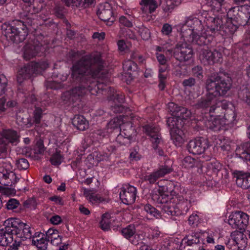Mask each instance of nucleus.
<instances>
[{
    "label": "nucleus",
    "mask_w": 250,
    "mask_h": 250,
    "mask_svg": "<svg viewBox=\"0 0 250 250\" xmlns=\"http://www.w3.org/2000/svg\"><path fill=\"white\" fill-rule=\"evenodd\" d=\"M174 57L180 62L193 61V50L185 42H178L173 49Z\"/></svg>",
    "instance_id": "423d86ee"
},
{
    "label": "nucleus",
    "mask_w": 250,
    "mask_h": 250,
    "mask_svg": "<svg viewBox=\"0 0 250 250\" xmlns=\"http://www.w3.org/2000/svg\"><path fill=\"white\" fill-rule=\"evenodd\" d=\"M159 178H160V177L154 171L150 174L145 176L144 179L146 181H148L150 184H153Z\"/></svg>",
    "instance_id": "052dcab7"
},
{
    "label": "nucleus",
    "mask_w": 250,
    "mask_h": 250,
    "mask_svg": "<svg viewBox=\"0 0 250 250\" xmlns=\"http://www.w3.org/2000/svg\"><path fill=\"white\" fill-rule=\"evenodd\" d=\"M110 214L108 213H105L102 215V219L100 221V225L101 229L107 231L110 228Z\"/></svg>",
    "instance_id": "58836bf2"
},
{
    "label": "nucleus",
    "mask_w": 250,
    "mask_h": 250,
    "mask_svg": "<svg viewBox=\"0 0 250 250\" xmlns=\"http://www.w3.org/2000/svg\"><path fill=\"white\" fill-rule=\"evenodd\" d=\"M229 104V102L225 100L220 101L219 100L218 98H216V101L215 102V105L211 106V108L209 109V112L218 113L221 108L226 110V111L228 110V108Z\"/></svg>",
    "instance_id": "7c9ffc66"
},
{
    "label": "nucleus",
    "mask_w": 250,
    "mask_h": 250,
    "mask_svg": "<svg viewBox=\"0 0 250 250\" xmlns=\"http://www.w3.org/2000/svg\"><path fill=\"white\" fill-rule=\"evenodd\" d=\"M236 155L246 161H250V143L246 142L238 146L235 150Z\"/></svg>",
    "instance_id": "4be33fe9"
},
{
    "label": "nucleus",
    "mask_w": 250,
    "mask_h": 250,
    "mask_svg": "<svg viewBox=\"0 0 250 250\" xmlns=\"http://www.w3.org/2000/svg\"><path fill=\"white\" fill-rule=\"evenodd\" d=\"M208 168L216 175H217L219 172L223 168V166L217 161L211 162L208 166Z\"/></svg>",
    "instance_id": "09e8293b"
},
{
    "label": "nucleus",
    "mask_w": 250,
    "mask_h": 250,
    "mask_svg": "<svg viewBox=\"0 0 250 250\" xmlns=\"http://www.w3.org/2000/svg\"><path fill=\"white\" fill-rule=\"evenodd\" d=\"M73 125L78 130L83 131L88 127V122L82 115H77L72 119Z\"/></svg>",
    "instance_id": "393cba45"
},
{
    "label": "nucleus",
    "mask_w": 250,
    "mask_h": 250,
    "mask_svg": "<svg viewBox=\"0 0 250 250\" xmlns=\"http://www.w3.org/2000/svg\"><path fill=\"white\" fill-rule=\"evenodd\" d=\"M6 233L5 232V229H0V246H6L8 244L11 243L13 240V237L11 236H6Z\"/></svg>",
    "instance_id": "ea45409f"
},
{
    "label": "nucleus",
    "mask_w": 250,
    "mask_h": 250,
    "mask_svg": "<svg viewBox=\"0 0 250 250\" xmlns=\"http://www.w3.org/2000/svg\"><path fill=\"white\" fill-rule=\"evenodd\" d=\"M175 116L169 117L167 119V124L169 127V131L177 128H180L183 125V120Z\"/></svg>",
    "instance_id": "2f4dec72"
},
{
    "label": "nucleus",
    "mask_w": 250,
    "mask_h": 250,
    "mask_svg": "<svg viewBox=\"0 0 250 250\" xmlns=\"http://www.w3.org/2000/svg\"><path fill=\"white\" fill-rule=\"evenodd\" d=\"M224 0H211L209 6L213 12H219L221 10Z\"/></svg>",
    "instance_id": "c03bdc74"
},
{
    "label": "nucleus",
    "mask_w": 250,
    "mask_h": 250,
    "mask_svg": "<svg viewBox=\"0 0 250 250\" xmlns=\"http://www.w3.org/2000/svg\"><path fill=\"white\" fill-rule=\"evenodd\" d=\"M243 231L235 230L231 233L230 236L232 240H229L227 245L229 248V243L237 245L238 249H242L246 247L247 243L246 235L243 233Z\"/></svg>",
    "instance_id": "6ab92c4d"
},
{
    "label": "nucleus",
    "mask_w": 250,
    "mask_h": 250,
    "mask_svg": "<svg viewBox=\"0 0 250 250\" xmlns=\"http://www.w3.org/2000/svg\"><path fill=\"white\" fill-rule=\"evenodd\" d=\"M23 58L26 60H29L36 56L43 49L41 43L38 41L27 43L23 47Z\"/></svg>",
    "instance_id": "dca6fc26"
},
{
    "label": "nucleus",
    "mask_w": 250,
    "mask_h": 250,
    "mask_svg": "<svg viewBox=\"0 0 250 250\" xmlns=\"http://www.w3.org/2000/svg\"><path fill=\"white\" fill-rule=\"evenodd\" d=\"M20 205V202L16 199H10L6 203V208L8 210H13L17 208Z\"/></svg>",
    "instance_id": "680f3d73"
},
{
    "label": "nucleus",
    "mask_w": 250,
    "mask_h": 250,
    "mask_svg": "<svg viewBox=\"0 0 250 250\" xmlns=\"http://www.w3.org/2000/svg\"><path fill=\"white\" fill-rule=\"evenodd\" d=\"M139 32L141 38L144 40H148L150 37V31L146 27H142L140 28Z\"/></svg>",
    "instance_id": "e2e57ef3"
},
{
    "label": "nucleus",
    "mask_w": 250,
    "mask_h": 250,
    "mask_svg": "<svg viewBox=\"0 0 250 250\" xmlns=\"http://www.w3.org/2000/svg\"><path fill=\"white\" fill-rule=\"evenodd\" d=\"M197 161L190 156L186 157L183 160V165L187 168H192L195 165Z\"/></svg>",
    "instance_id": "864d4df0"
},
{
    "label": "nucleus",
    "mask_w": 250,
    "mask_h": 250,
    "mask_svg": "<svg viewBox=\"0 0 250 250\" xmlns=\"http://www.w3.org/2000/svg\"><path fill=\"white\" fill-rule=\"evenodd\" d=\"M122 121L118 117H115L110 121L107 124L108 128L113 129H120L121 131L120 126L121 125Z\"/></svg>",
    "instance_id": "de8ad7c7"
},
{
    "label": "nucleus",
    "mask_w": 250,
    "mask_h": 250,
    "mask_svg": "<svg viewBox=\"0 0 250 250\" xmlns=\"http://www.w3.org/2000/svg\"><path fill=\"white\" fill-rule=\"evenodd\" d=\"M171 139L176 146H181L184 142L182 137L183 131L180 128L173 129L170 130Z\"/></svg>",
    "instance_id": "a878e982"
},
{
    "label": "nucleus",
    "mask_w": 250,
    "mask_h": 250,
    "mask_svg": "<svg viewBox=\"0 0 250 250\" xmlns=\"http://www.w3.org/2000/svg\"><path fill=\"white\" fill-rule=\"evenodd\" d=\"M162 208L163 211L168 215H180V211L177 208V204L173 202H169L168 203L163 205Z\"/></svg>",
    "instance_id": "bb28decb"
},
{
    "label": "nucleus",
    "mask_w": 250,
    "mask_h": 250,
    "mask_svg": "<svg viewBox=\"0 0 250 250\" xmlns=\"http://www.w3.org/2000/svg\"><path fill=\"white\" fill-rule=\"evenodd\" d=\"M1 30L8 40L16 43L24 41L28 34L26 25L18 20L4 23L1 25Z\"/></svg>",
    "instance_id": "7ed1b4c3"
},
{
    "label": "nucleus",
    "mask_w": 250,
    "mask_h": 250,
    "mask_svg": "<svg viewBox=\"0 0 250 250\" xmlns=\"http://www.w3.org/2000/svg\"><path fill=\"white\" fill-rule=\"evenodd\" d=\"M0 137L4 140L8 146L9 144L16 146L20 142V134L17 131L12 129H3L0 133Z\"/></svg>",
    "instance_id": "a211bd4d"
},
{
    "label": "nucleus",
    "mask_w": 250,
    "mask_h": 250,
    "mask_svg": "<svg viewBox=\"0 0 250 250\" xmlns=\"http://www.w3.org/2000/svg\"><path fill=\"white\" fill-rule=\"evenodd\" d=\"M152 198L157 203L163 205L169 203V196L167 194L160 192H159L158 194H153Z\"/></svg>",
    "instance_id": "e433bc0d"
},
{
    "label": "nucleus",
    "mask_w": 250,
    "mask_h": 250,
    "mask_svg": "<svg viewBox=\"0 0 250 250\" xmlns=\"http://www.w3.org/2000/svg\"><path fill=\"white\" fill-rule=\"evenodd\" d=\"M236 115L232 110H227L224 113V118L225 120L224 125H232L235 123Z\"/></svg>",
    "instance_id": "f704fd0d"
},
{
    "label": "nucleus",
    "mask_w": 250,
    "mask_h": 250,
    "mask_svg": "<svg viewBox=\"0 0 250 250\" xmlns=\"http://www.w3.org/2000/svg\"><path fill=\"white\" fill-rule=\"evenodd\" d=\"M236 183L238 187L244 189L250 188V173L239 171L237 173Z\"/></svg>",
    "instance_id": "5701e85b"
},
{
    "label": "nucleus",
    "mask_w": 250,
    "mask_h": 250,
    "mask_svg": "<svg viewBox=\"0 0 250 250\" xmlns=\"http://www.w3.org/2000/svg\"><path fill=\"white\" fill-rule=\"evenodd\" d=\"M200 235L197 232L189 231L182 240L180 246V250H200L202 247V243L201 242Z\"/></svg>",
    "instance_id": "0eeeda50"
},
{
    "label": "nucleus",
    "mask_w": 250,
    "mask_h": 250,
    "mask_svg": "<svg viewBox=\"0 0 250 250\" xmlns=\"http://www.w3.org/2000/svg\"><path fill=\"white\" fill-rule=\"evenodd\" d=\"M196 83V80L192 77H189L188 79H185L182 82V85L185 87H191L195 85Z\"/></svg>",
    "instance_id": "774afa93"
},
{
    "label": "nucleus",
    "mask_w": 250,
    "mask_h": 250,
    "mask_svg": "<svg viewBox=\"0 0 250 250\" xmlns=\"http://www.w3.org/2000/svg\"><path fill=\"white\" fill-rule=\"evenodd\" d=\"M68 7L85 8L93 3L95 0H61Z\"/></svg>",
    "instance_id": "b1692460"
},
{
    "label": "nucleus",
    "mask_w": 250,
    "mask_h": 250,
    "mask_svg": "<svg viewBox=\"0 0 250 250\" xmlns=\"http://www.w3.org/2000/svg\"><path fill=\"white\" fill-rule=\"evenodd\" d=\"M33 67L37 73L40 72L41 71L45 69L48 67V64L45 62H32Z\"/></svg>",
    "instance_id": "6e6d98bb"
},
{
    "label": "nucleus",
    "mask_w": 250,
    "mask_h": 250,
    "mask_svg": "<svg viewBox=\"0 0 250 250\" xmlns=\"http://www.w3.org/2000/svg\"><path fill=\"white\" fill-rule=\"evenodd\" d=\"M99 18L102 21L107 22V25L110 26L115 21L112 7L111 4L105 2L100 4L97 12Z\"/></svg>",
    "instance_id": "1a4fd4ad"
},
{
    "label": "nucleus",
    "mask_w": 250,
    "mask_h": 250,
    "mask_svg": "<svg viewBox=\"0 0 250 250\" xmlns=\"http://www.w3.org/2000/svg\"><path fill=\"white\" fill-rule=\"evenodd\" d=\"M7 85V80L4 76L0 74V96L4 94Z\"/></svg>",
    "instance_id": "0e129e2a"
},
{
    "label": "nucleus",
    "mask_w": 250,
    "mask_h": 250,
    "mask_svg": "<svg viewBox=\"0 0 250 250\" xmlns=\"http://www.w3.org/2000/svg\"><path fill=\"white\" fill-rule=\"evenodd\" d=\"M163 12L168 15L177 7L170 0H161L159 3Z\"/></svg>",
    "instance_id": "72a5a7b5"
},
{
    "label": "nucleus",
    "mask_w": 250,
    "mask_h": 250,
    "mask_svg": "<svg viewBox=\"0 0 250 250\" xmlns=\"http://www.w3.org/2000/svg\"><path fill=\"white\" fill-rule=\"evenodd\" d=\"M38 16L35 14H30L26 16L24 21H22L24 24L27 26H32L35 24H37Z\"/></svg>",
    "instance_id": "79ce46f5"
},
{
    "label": "nucleus",
    "mask_w": 250,
    "mask_h": 250,
    "mask_svg": "<svg viewBox=\"0 0 250 250\" xmlns=\"http://www.w3.org/2000/svg\"><path fill=\"white\" fill-rule=\"evenodd\" d=\"M124 72L128 75V77L132 79V73L135 72L138 68L137 64L130 60L125 61L123 64Z\"/></svg>",
    "instance_id": "c85d7f7f"
},
{
    "label": "nucleus",
    "mask_w": 250,
    "mask_h": 250,
    "mask_svg": "<svg viewBox=\"0 0 250 250\" xmlns=\"http://www.w3.org/2000/svg\"><path fill=\"white\" fill-rule=\"evenodd\" d=\"M62 156L60 154V152H56V153L52 155L50 159L51 164L54 166L60 165L62 163Z\"/></svg>",
    "instance_id": "5fc2aeb1"
},
{
    "label": "nucleus",
    "mask_w": 250,
    "mask_h": 250,
    "mask_svg": "<svg viewBox=\"0 0 250 250\" xmlns=\"http://www.w3.org/2000/svg\"><path fill=\"white\" fill-rule=\"evenodd\" d=\"M213 39L212 36L209 34H207L206 31L200 33L192 34L191 35L188 36V38H184V40L200 46L208 45L212 42Z\"/></svg>",
    "instance_id": "2eb2a0df"
},
{
    "label": "nucleus",
    "mask_w": 250,
    "mask_h": 250,
    "mask_svg": "<svg viewBox=\"0 0 250 250\" xmlns=\"http://www.w3.org/2000/svg\"><path fill=\"white\" fill-rule=\"evenodd\" d=\"M227 16L235 28L250 24V13L247 10L243 11L242 7L235 6L230 8Z\"/></svg>",
    "instance_id": "20e7f679"
},
{
    "label": "nucleus",
    "mask_w": 250,
    "mask_h": 250,
    "mask_svg": "<svg viewBox=\"0 0 250 250\" xmlns=\"http://www.w3.org/2000/svg\"><path fill=\"white\" fill-rule=\"evenodd\" d=\"M104 62L100 53H92L82 56L75 62L71 68V77L76 83H80L65 94L70 96L69 100H76L86 94L87 91L92 92L93 85L91 78H102L104 76Z\"/></svg>",
    "instance_id": "f257e3e1"
},
{
    "label": "nucleus",
    "mask_w": 250,
    "mask_h": 250,
    "mask_svg": "<svg viewBox=\"0 0 250 250\" xmlns=\"http://www.w3.org/2000/svg\"><path fill=\"white\" fill-rule=\"evenodd\" d=\"M9 174V170L7 169H3L2 171H0V184L4 186L8 187L9 186V181L8 180V174Z\"/></svg>",
    "instance_id": "3c124183"
},
{
    "label": "nucleus",
    "mask_w": 250,
    "mask_h": 250,
    "mask_svg": "<svg viewBox=\"0 0 250 250\" xmlns=\"http://www.w3.org/2000/svg\"><path fill=\"white\" fill-rule=\"evenodd\" d=\"M16 165L20 170H26L29 167V164L28 160L25 158H20L16 160Z\"/></svg>",
    "instance_id": "a18cd8bd"
},
{
    "label": "nucleus",
    "mask_w": 250,
    "mask_h": 250,
    "mask_svg": "<svg viewBox=\"0 0 250 250\" xmlns=\"http://www.w3.org/2000/svg\"><path fill=\"white\" fill-rule=\"evenodd\" d=\"M204 22L207 26V29L205 30L206 33L209 34L213 38L223 28L222 19L218 16H206Z\"/></svg>",
    "instance_id": "9d476101"
},
{
    "label": "nucleus",
    "mask_w": 250,
    "mask_h": 250,
    "mask_svg": "<svg viewBox=\"0 0 250 250\" xmlns=\"http://www.w3.org/2000/svg\"><path fill=\"white\" fill-rule=\"evenodd\" d=\"M140 4L142 6L141 9L143 12L146 13V9L148 7L149 13L154 12L159 5L155 0H141Z\"/></svg>",
    "instance_id": "cd10ccee"
},
{
    "label": "nucleus",
    "mask_w": 250,
    "mask_h": 250,
    "mask_svg": "<svg viewBox=\"0 0 250 250\" xmlns=\"http://www.w3.org/2000/svg\"><path fill=\"white\" fill-rule=\"evenodd\" d=\"M111 110L115 113H126L127 110H129L128 108L125 107L121 104L115 105L111 106Z\"/></svg>",
    "instance_id": "69168bd1"
},
{
    "label": "nucleus",
    "mask_w": 250,
    "mask_h": 250,
    "mask_svg": "<svg viewBox=\"0 0 250 250\" xmlns=\"http://www.w3.org/2000/svg\"><path fill=\"white\" fill-rule=\"evenodd\" d=\"M188 29H185L186 27H183L181 30V34L184 38H188L189 35L192 34L200 33L203 32V26L201 21L197 18H194L187 22Z\"/></svg>",
    "instance_id": "f8f14e48"
},
{
    "label": "nucleus",
    "mask_w": 250,
    "mask_h": 250,
    "mask_svg": "<svg viewBox=\"0 0 250 250\" xmlns=\"http://www.w3.org/2000/svg\"><path fill=\"white\" fill-rule=\"evenodd\" d=\"M83 195L88 201L92 204L101 203L104 201V199L98 194H95L91 189H84Z\"/></svg>",
    "instance_id": "c756f323"
},
{
    "label": "nucleus",
    "mask_w": 250,
    "mask_h": 250,
    "mask_svg": "<svg viewBox=\"0 0 250 250\" xmlns=\"http://www.w3.org/2000/svg\"><path fill=\"white\" fill-rule=\"evenodd\" d=\"M48 240L44 236L39 239H32V245L36 246L38 250H46L48 246Z\"/></svg>",
    "instance_id": "4c0bfd02"
},
{
    "label": "nucleus",
    "mask_w": 250,
    "mask_h": 250,
    "mask_svg": "<svg viewBox=\"0 0 250 250\" xmlns=\"http://www.w3.org/2000/svg\"><path fill=\"white\" fill-rule=\"evenodd\" d=\"M167 111L172 116H175L180 119H188L191 115V111L188 108L179 106L173 102L167 104Z\"/></svg>",
    "instance_id": "ddd939ff"
},
{
    "label": "nucleus",
    "mask_w": 250,
    "mask_h": 250,
    "mask_svg": "<svg viewBox=\"0 0 250 250\" xmlns=\"http://www.w3.org/2000/svg\"><path fill=\"white\" fill-rule=\"evenodd\" d=\"M144 209L149 214L150 217H158L160 216L159 211L150 204H146L144 207Z\"/></svg>",
    "instance_id": "49530a36"
},
{
    "label": "nucleus",
    "mask_w": 250,
    "mask_h": 250,
    "mask_svg": "<svg viewBox=\"0 0 250 250\" xmlns=\"http://www.w3.org/2000/svg\"><path fill=\"white\" fill-rule=\"evenodd\" d=\"M239 97L250 106V89L245 87L238 92Z\"/></svg>",
    "instance_id": "a19ab883"
},
{
    "label": "nucleus",
    "mask_w": 250,
    "mask_h": 250,
    "mask_svg": "<svg viewBox=\"0 0 250 250\" xmlns=\"http://www.w3.org/2000/svg\"><path fill=\"white\" fill-rule=\"evenodd\" d=\"M20 221L19 219L10 218L3 222L4 229L7 235L12 236V235H15V232L17 229V227L19 226Z\"/></svg>",
    "instance_id": "412c9836"
},
{
    "label": "nucleus",
    "mask_w": 250,
    "mask_h": 250,
    "mask_svg": "<svg viewBox=\"0 0 250 250\" xmlns=\"http://www.w3.org/2000/svg\"><path fill=\"white\" fill-rule=\"evenodd\" d=\"M208 147V141L203 137L190 140L187 145V148L189 152L194 155L204 153Z\"/></svg>",
    "instance_id": "9b49d317"
},
{
    "label": "nucleus",
    "mask_w": 250,
    "mask_h": 250,
    "mask_svg": "<svg viewBox=\"0 0 250 250\" xmlns=\"http://www.w3.org/2000/svg\"><path fill=\"white\" fill-rule=\"evenodd\" d=\"M16 116L17 121L21 123V125H27L29 123L27 116L23 113H21V110H19V112L16 111Z\"/></svg>",
    "instance_id": "603ef678"
},
{
    "label": "nucleus",
    "mask_w": 250,
    "mask_h": 250,
    "mask_svg": "<svg viewBox=\"0 0 250 250\" xmlns=\"http://www.w3.org/2000/svg\"><path fill=\"white\" fill-rule=\"evenodd\" d=\"M191 72L192 75L199 79H202L203 78V70L202 66L199 65L194 66L192 68Z\"/></svg>",
    "instance_id": "13d9d810"
},
{
    "label": "nucleus",
    "mask_w": 250,
    "mask_h": 250,
    "mask_svg": "<svg viewBox=\"0 0 250 250\" xmlns=\"http://www.w3.org/2000/svg\"><path fill=\"white\" fill-rule=\"evenodd\" d=\"M122 234L126 239H129L133 236L135 233V228L134 226L129 225L127 227L122 229Z\"/></svg>",
    "instance_id": "37998d69"
},
{
    "label": "nucleus",
    "mask_w": 250,
    "mask_h": 250,
    "mask_svg": "<svg viewBox=\"0 0 250 250\" xmlns=\"http://www.w3.org/2000/svg\"><path fill=\"white\" fill-rule=\"evenodd\" d=\"M45 86L47 89H58L61 88L62 85L61 83L50 81L46 82Z\"/></svg>",
    "instance_id": "338daca9"
},
{
    "label": "nucleus",
    "mask_w": 250,
    "mask_h": 250,
    "mask_svg": "<svg viewBox=\"0 0 250 250\" xmlns=\"http://www.w3.org/2000/svg\"><path fill=\"white\" fill-rule=\"evenodd\" d=\"M120 197L122 202L126 205L134 203L136 196V188L130 185H125L121 189Z\"/></svg>",
    "instance_id": "4468645a"
},
{
    "label": "nucleus",
    "mask_w": 250,
    "mask_h": 250,
    "mask_svg": "<svg viewBox=\"0 0 250 250\" xmlns=\"http://www.w3.org/2000/svg\"><path fill=\"white\" fill-rule=\"evenodd\" d=\"M223 124L220 119L215 118L212 121H209L208 123L207 126L211 130L218 131L222 128Z\"/></svg>",
    "instance_id": "c9c22d12"
},
{
    "label": "nucleus",
    "mask_w": 250,
    "mask_h": 250,
    "mask_svg": "<svg viewBox=\"0 0 250 250\" xmlns=\"http://www.w3.org/2000/svg\"><path fill=\"white\" fill-rule=\"evenodd\" d=\"M188 200L179 202L177 204V208L180 211V215L187 212L188 210L189 207H188Z\"/></svg>",
    "instance_id": "bf43d9fd"
},
{
    "label": "nucleus",
    "mask_w": 250,
    "mask_h": 250,
    "mask_svg": "<svg viewBox=\"0 0 250 250\" xmlns=\"http://www.w3.org/2000/svg\"><path fill=\"white\" fill-rule=\"evenodd\" d=\"M32 237V229L30 226L25 223V226L23 228L22 235L20 237L25 239H31Z\"/></svg>",
    "instance_id": "8fccbe9b"
},
{
    "label": "nucleus",
    "mask_w": 250,
    "mask_h": 250,
    "mask_svg": "<svg viewBox=\"0 0 250 250\" xmlns=\"http://www.w3.org/2000/svg\"><path fill=\"white\" fill-rule=\"evenodd\" d=\"M36 73H37V72L31 62L29 64L21 68L19 71L17 78V81L19 83H21L24 79H29Z\"/></svg>",
    "instance_id": "aec40b11"
},
{
    "label": "nucleus",
    "mask_w": 250,
    "mask_h": 250,
    "mask_svg": "<svg viewBox=\"0 0 250 250\" xmlns=\"http://www.w3.org/2000/svg\"><path fill=\"white\" fill-rule=\"evenodd\" d=\"M249 215L242 211L232 212L229 217L228 223L234 229L245 231L249 223Z\"/></svg>",
    "instance_id": "39448f33"
},
{
    "label": "nucleus",
    "mask_w": 250,
    "mask_h": 250,
    "mask_svg": "<svg viewBox=\"0 0 250 250\" xmlns=\"http://www.w3.org/2000/svg\"><path fill=\"white\" fill-rule=\"evenodd\" d=\"M231 85V80L229 77L218 74L211 76L206 80V95L193 106L196 108H211L215 105L216 98L224 96L230 90Z\"/></svg>",
    "instance_id": "f03ea898"
},
{
    "label": "nucleus",
    "mask_w": 250,
    "mask_h": 250,
    "mask_svg": "<svg viewBox=\"0 0 250 250\" xmlns=\"http://www.w3.org/2000/svg\"><path fill=\"white\" fill-rule=\"evenodd\" d=\"M173 169L170 164L168 162L159 166L158 168L155 171L160 178L164 177L166 175L172 172Z\"/></svg>",
    "instance_id": "473e14b6"
},
{
    "label": "nucleus",
    "mask_w": 250,
    "mask_h": 250,
    "mask_svg": "<svg viewBox=\"0 0 250 250\" xmlns=\"http://www.w3.org/2000/svg\"><path fill=\"white\" fill-rule=\"evenodd\" d=\"M199 59L204 65L213 64L222 62V54L216 50L212 51L203 48L200 51Z\"/></svg>",
    "instance_id": "6e6552de"
},
{
    "label": "nucleus",
    "mask_w": 250,
    "mask_h": 250,
    "mask_svg": "<svg viewBox=\"0 0 250 250\" xmlns=\"http://www.w3.org/2000/svg\"><path fill=\"white\" fill-rule=\"evenodd\" d=\"M145 132L150 137L153 148H157L158 145H162L163 141L159 134V128L151 125H145L143 127Z\"/></svg>",
    "instance_id": "f3484780"
},
{
    "label": "nucleus",
    "mask_w": 250,
    "mask_h": 250,
    "mask_svg": "<svg viewBox=\"0 0 250 250\" xmlns=\"http://www.w3.org/2000/svg\"><path fill=\"white\" fill-rule=\"evenodd\" d=\"M45 150V147L44 146L43 141L41 139L37 141L35 147V153L42 154L44 153Z\"/></svg>",
    "instance_id": "4d7b16f0"
}]
</instances>
